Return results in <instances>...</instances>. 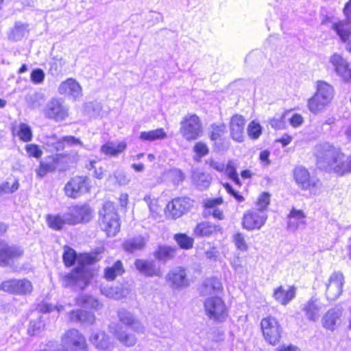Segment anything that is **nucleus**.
I'll return each mask as SVG.
<instances>
[{
    "mask_svg": "<svg viewBox=\"0 0 351 351\" xmlns=\"http://www.w3.org/2000/svg\"><path fill=\"white\" fill-rule=\"evenodd\" d=\"M62 258L66 267L73 265L76 261L80 263V265L73 269L71 272L62 277V285L65 287H71L75 290L84 289L88 283L84 272V265L90 263V256L86 254L78 256L73 249L66 247Z\"/></svg>",
    "mask_w": 351,
    "mask_h": 351,
    "instance_id": "nucleus-1",
    "label": "nucleus"
},
{
    "mask_svg": "<svg viewBox=\"0 0 351 351\" xmlns=\"http://www.w3.org/2000/svg\"><path fill=\"white\" fill-rule=\"evenodd\" d=\"M314 156L318 169L339 175L338 169L345 158V154L339 147L327 142L319 143L314 147Z\"/></svg>",
    "mask_w": 351,
    "mask_h": 351,
    "instance_id": "nucleus-2",
    "label": "nucleus"
},
{
    "mask_svg": "<svg viewBox=\"0 0 351 351\" xmlns=\"http://www.w3.org/2000/svg\"><path fill=\"white\" fill-rule=\"evenodd\" d=\"M334 92V88L330 84L322 80L317 81L316 93L308 101L309 110L314 114L320 112L331 102Z\"/></svg>",
    "mask_w": 351,
    "mask_h": 351,
    "instance_id": "nucleus-3",
    "label": "nucleus"
},
{
    "mask_svg": "<svg viewBox=\"0 0 351 351\" xmlns=\"http://www.w3.org/2000/svg\"><path fill=\"white\" fill-rule=\"evenodd\" d=\"M293 178L302 191H307L311 195H317L321 193V181L317 177L311 176L305 167H296L293 170Z\"/></svg>",
    "mask_w": 351,
    "mask_h": 351,
    "instance_id": "nucleus-4",
    "label": "nucleus"
},
{
    "mask_svg": "<svg viewBox=\"0 0 351 351\" xmlns=\"http://www.w3.org/2000/svg\"><path fill=\"white\" fill-rule=\"evenodd\" d=\"M99 219L101 228L108 237H114L119 231V220L112 202H106L104 204L102 209L99 211Z\"/></svg>",
    "mask_w": 351,
    "mask_h": 351,
    "instance_id": "nucleus-5",
    "label": "nucleus"
},
{
    "mask_svg": "<svg viewBox=\"0 0 351 351\" xmlns=\"http://www.w3.org/2000/svg\"><path fill=\"white\" fill-rule=\"evenodd\" d=\"M343 12L347 22L334 23L332 29L335 31L341 40L346 43V49L351 53V0L346 3Z\"/></svg>",
    "mask_w": 351,
    "mask_h": 351,
    "instance_id": "nucleus-6",
    "label": "nucleus"
},
{
    "mask_svg": "<svg viewBox=\"0 0 351 351\" xmlns=\"http://www.w3.org/2000/svg\"><path fill=\"white\" fill-rule=\"evenodd\" d=\"M69 107L61 99L52 98L45 106L43 113L45 117L56 122L64 121L69 114Z\"/></svg>",
    "mask_w": 351,
    "mask_h": 351,
    "instance_id": "nucleus-7",
    "label": "nucleus"
},
{
    "mask_svg": "<svg viewBox=\"0 0 351 351\" xmlns=\"http://www.w3.org/2000/svg\"><path fill=\"white\" fill-rule=\"evenodd\" d=\"M206 315L211 319L223 322L228 315V311L223 300L219 296L208 297L204 302Z\"/></svg>",
    "mask_w": 351,
    "mask_h": 351,
    "instance_id": "nucleus-8",
    "label": "nucleus"
},
{
    "mask_svg": "<svg viewBox=\"0 0 351 351\" xmlns=\"http://www.w3.org/2000/svg\"><path fill=\"white\" fill-rule=\"evenodd\" d=\"M180 125V133L186 141L195 140L202 133V123L196 114L185 116Z\"/></svg>",
    "mask_w": 351,
    "mask_h": 351,
    "instance_id": "nucleus-9",
    "label": "nucleus"
},
{
    "mask_svg": "<svg viewBox=\"0 0 351 351\" xmlns=\"http://www.w3.org/2000/svg\"><path fill=\"white\" fill-rule=\"evenodd\" d=\"M62 347L66 351H88V345L79 330H67L62 338Z\"/></svg>",
    "mask_w": 351,
    "mask_h": 351,
    "instance_id": "nucleus-10",
    "label": "nucleus"
},
{
    "mask_svg": "<svg viewBox=\"0 0 351 351\" xmlns=\"http://www.w3.org/2000/svg\"><path fill=\"white\" fill-rule=\"evenodd\" d=\"M193 203V201L187 197L174 198L167 205V214L173 219H178L191 210Z\"/></svg>",
    "mask_w": 351,
    "mask_h": 351,
    "instance_id": "nucleus-11",
    "label": "nucleus"
},
{
    "mask_svg": "<svg viewBox=\"0 0 351 351\" xmlns=\"http://www.w3.org/2000/svg\"><path fill=\"white\" fill-rule=\"evenodd\" d=\"M267 215L264 210L255 208L247 210L243 217V227L247 230H259L266 222Z\"/></svg>",
    "mask_w": 351,
    "mask_h": 351,
    "instance_id": "nucleus-12",
    "label": "nucleus"
},
{
    "mask_svg": "<svg viewBox=\"0 0 351 351\" xmlns=\"http://www.w3.org/2000/svg\"><path fill=\"white\" fill-rule=\"evenodd\" d=\"M88 178L86 176H75L72 178L65 185L64 192L66 196L77 198L89 190Z\"/></svg>",
    "mask_w": 351,
    "mask_h": 351,
    "instance_id": "nucleus-13",
    "label": "nucleus"
},
{
    "mask_svg": "<svg viewBox=\"0 0 351 351\" xmlns=\"http://www.w3.org/2000/svg\"><path fill=\"white\" fill-rule=\"evenodd\" d=\"M166 281L173 289H181L189 286L190 281L184 267H176L166 276Z\"/></svg>",
    "mask_w": 351,
    "mask_h": 351,
    "instance_id": "nucleus-14",
    "label": "nucleus"
},
{
    "mask_svg": "<svg viewBox=\"0 0 351 351\" xmlns=\"http://www.w3.org/2000/svg\"><path fill=\"white\" fill-rule=\"evenodd\" d=\"M344 278L341 273L335 272L326 284V295L329 300L337 299L342 293Z\"/></svg>",
    "mask_w": 351,
    "mask_h": 351,
    "instance_id": "nucleus-15",
    "label": "nucleus"
},
{
    "mask_svg": "<svg viewBox=\"0 0 351 351\" xmlns=\"http://www.w3.org/2000/svg\"><path fill=\"white\" fill-rule=\"evenodd\" d=\"M69 225L88 222L91 219V209L88 206H74L66 213Z\"/></svg>",
    "mask_w": 351,
    "mask_h": 351,
    "instance_id": "nucleus-16",
    "label": "nucleus"
},
{
    "mask_svg": "<svg viewBox=\"0 0 351 351\" xmlns=\"http://www.w3.org/2000/svg\"><path fill=\"white\" fill-rule=\"evenodd\" d=\"M23 254V250L20 247L8 245L0 242V267L10 265L14 259L21 257Z\"/></svg>",
    "mask_w": 351,
    "mask_h": 351,
    "instance_id": "nucleus-17",
    "label": "nucleus"
},
{
    "mask_svg": "<svg viewBox=\"0 0 351 351\" xmlns=\"http://www.w3.org/2000/svg\"><path fill=\"white\" fill-rule=\"evenodd\" d=\"M330 63L334 71L345 82L351 80V69L348 61L337 53H333L330 58Z\"/></svg>",
    "mask_w": 351,
    "mask_h": 351,
    "instance_id": "nucleus-18",
    "label": "nucleus"
},
{
    "mask_svg": "<svg viewBox=\"0 0 351 351\" xmlns=\"http://www.w3.org/2000/svg\"><path fill=\"white\" fill-rule=\"evenodd\" d=\"M60 95L68 96L73 100L79 99L82 96V87L73 78H68L60 83L58 88Z\"/></svg>",
    "mask_w": 351,
    "mask_h": 351,
    "instance_id": "nucleus-19",
    "label": "nucleus"
},
{
    "mask_svg": "<svg viewBox=\"0 0 351 351\" xmlns=\"http://www.w3.org/2000/svg\"><path fill=\"white\" fill-rule=\"evenodd\" d=\"M324 308V304L315 298H311L302 307L306 317L312 322H316L320 317L321 312Z\"/></svg>",
    "mask_w": 351,
    "mask_h": 351,
    "instance_id": "nucleus-20",
    "label": "nucleus"
},
{
    "mask_svg": "<svg viewBox=\"0 0 351 351\" xmlns=\"http://www.w3.org/2000/svg\"><path fill=\"white\" fill-rule=\"evenodd\" d=\"M136 269L147 277L160 276V266L154 260L137 259L134 263Z\"/></svg>",
    "mask_w": 351,
    "mask_h": 351,
    "instance_id": "nucleus-21",
    "label": "nucleus"
},
{
    "mask_svg": "<svg viewBox=\"0 0 351 351\" xmlns=\"http://www.w3.org/2000/svg\"><path fill=\"white\" fill-rule=\"evenodd\" d=\"M90 341L99 350H107L112 347L111 338L105 330H93L90 337Z\"/></svg>",
    "mask_w": 351,
    "mask_h": 351,
    "instance_id": "nucleus-22",
    "label": "nucleus"
},
{
    "mask_svg": "<svg viewBox=\"0 0 351 351\" xmlns=\"http://www.w3.org/2000/svg\"><path fill=\"white\" fill-rule=\"evenodd\" d=\"M342 308L336 306L328 310L322 317V324L326 329H334L338 327L341 323Z\"/></svg>",
    "mask_w": 351,
    "mask_h": 351,
    "instance_id": "nucleus-23",
    "label": "nucleus"
},
{
    "mask_svg": "<svg viewBox=\"0 0 351 351\" xmlns=\"http://www.w3.org/2000/svg\"><path fill=\"white\" fill-rule=\"evenodd\" d=\"M62 158L61 154H56L47 156L44 160L40 161L38 168L36 170L37 176L43 178L48 173L55 171Z\"/></svg>",
    "mask_w": 351,
    "mask_h": 351,
    "instance_id": "nucleus-24",
    "label": "nucleus"
},
{
    "mask_svg": "<svg viewBox=\"0 0 351 351\" xmlns=\"http://www.w3.org/2000/svg\"><path fill=\"white\" fill-rule=\"evenodd\" d=\"M245 119L243 116L235 114L230 120V136L232 138L237 142L243 141Z\"/></svg>",
    "mask_w": 351,
    "mask_h": 351,
    "instance_id": "nucleus-25",
    "label": "nucleus"
},
{
    "mask_svg": "<svg viewBox=\"0 0 351 351\" xmlns=\"http://www.w3.org/2000/svg\"><path fill=\"white\" fill-rule=\"evenodd\" d=\"M296 288L294 286H290L287 290L282 286H280L274 289L273 297L276 301L283 306L287 305L292 300L295 298Z\"/></svg>",
    "mask_w": 351,
    "mask_h": 351,
    "instance_id": "nucleus-26",
    "label": "nucleus"
},
{
    "mask_svg": "<svg viewBox=\"0 0 351 351\" xmlns=\"http://www.w3.org/2000/svg\"><path fill=\"white\" fill-rule=\"evenodd\" d=\"M222 291V285L219 280L216 278L206 279L202 284L200 292L204 296H218Z\"/></svg>",
    "mask_w": 351,
    "mask_h": 351,
    "instance_id": "nucleus-27",
    "label": "nucleus"
},
{
    "mask_svg": "<svg viewBox=\"0 0 351 351\" xmlns=\"http://www.w3.org/2000/svg\"><path fill=\"white\" fill-rule=\"evenodd\" d=\"M306 225V215L301 210L293 208L288 215L287 228L295 231Z\"/></svg>",
    "mask_w": 351,
    "mask_h": 351,
    "instance_id": "nucleus-28",
    "label": "nucleus"
},
{
    "mask_svg": "<svg viewBox=\"0 0 351 351\" xmlns=\"http://www.w3.org/2000/svg\"><path fill=\"white\" fill-rule=\"evenodd\" d=\"M117 316L119 322L125 327L138 328L141 327L138 319L130 311L121 308L118 311Z\"/></svg>",
    "mask_w": 351,
    "mask_h": 351,
    "instance_id": "nucleus-29",
    "label": "nucleus"
},
{
    "mask_svg": "<svg viewBox=\"0 0 351 351\" xmlns=\"http://www.w3.org/2000/svg\"><path fill=\"white\" fill-rule=\"evenodd\" d=\"M69 318L70 321L73 322L80 323L85 326L92 324L95 319L93 313L83 310H75L71 311L69 313Z\"/></svg>",
    "mask_w": 351,
    "mask_h": 351,
    "instance_id": "nucleus-30",
    "label": "nucleus"
},
{
    "mask_svg": "<svg viewBox=\"0 0 351 351\" xmlns=\"http://www.w3.org/2000/svg\"><path fill=\"white\" fill-rule=\"evenodd\" d=\"M126 149V143L123 141L119 143L108 142L101 147L100 151L109 157H116L123 152Z\"/></svg>",
    "mask_w": 351,
    "mask_h": 351,
    "instance_id": "nucleus-31",
    "label": "nucleus"
},
{
    "mask_svg": "<svg viewBox=\"0 0 351 351\" xmlns=\"http://www.w3.org/2000/svg\"><path fill=\"white\" fill-rule=\"evenodd\" d=\"M66 71V60L58 56L53 57L49 62V73L53 77H59Z\"/></svg>",
    "mask_w": 351,
    "mask_h": 351,
    "instance_id": "nucleus-32",
    "label": "nucleus"
},
{
    "mask_svg": "<svg viewBox=\"0 0 351 351\" xmlns=\"http://www.w3.org/2000/svg\"><path fill=\"white\" fill-rule=\"evenodd\" d=\"M12 131L14 136H17L23 142H29L32 140V129L25 123H20L18 126H12Z\"/></svg>",
    "mask_w": 351,
    "mask_h": 351,
    "instance_id": "nucleus-33",
    "label": "nucleus"
},
{
    "mask_svg": "<svg viewBox=\"0 0 351 351\" xmlns=\"http://www.w3.org/2000/svg\"><path fill=\"white\" fill-rule=\"evenodd\" d=\"M130 178L122 170H116L110 175L107 182L113 186H125L130 182Z\"/></svg>",
    "mask_w": 351,
    "mask_h": 351,
    "instance_id": "nucleus-34",
    "label": "nucleus"
},
{
    "mask_svg": "<svg viewBox=\"0 0 351 351\" xmlns=\"http://www.w3.org/2000/svg\"><path fill=\"white\" fill-rule=\"evenodd\" d=\"M145 240L141 236H137L127 239L123 244V248L128 252H134L137 250L143 249L145 245Z\"/></svg>",
    "mask_w": 351,
    "mask_h": 351,
    "instance_id": "nucleus-35",
    "label": "nucleus"
},
{
    "mask_svg": "<svg viewBox=\"0 0 351 351\" xmlns=\"http://www.w3.org/2000/svg\"><path fill=\"white\" fill-rule=\"evenodd\" d=\"M219 227L208 221L198 223L194 229V234L197 237H208L217 232Z\"/></svg>",
    "mask_w": 351,
    "mask_h": 351,
    "instance_id": "nucleus-36",
    "label": "nucleus"
},
{
    "mask_svg": "<svg viewBox=\"0 0 351 351\" xmlns=\"http://www.w3.org/2000/svg\"><path fill=\"white\" fill-rule=\"evenodd\" d=\"M114 335L125 346H133L136 343V337L131 330H114Z\"/></svg>",
    "mask_w": 351,
    "mask_h": 351,
    "instance_id": "nucleus-37",
    "label": "nucleus"
},
{
    "mask_svg": "<svg viewBox=\"0 0 351 351\" xmlns=\"http://www.w3.org/2000/svg\"><path fill=\"white\" fill-rule=\"evenodd\" d=\"M177 250L176 247L159 246L155 252V257L159 261L165 262L176 256Z\"/></svg>",
    "mask_w": 351,
    "mask_h": 351,
    "instance_id": "nucleus-38",
    "label": "nucleus"
},
{
    "mask_svg": "<svg viewBox=\"0 0 351 351\" xmlns=\"http://www.w3.org/2000/svg\"><path fill=\"white\" fill-rule=\"evenodd\" d=\"M67 214L64 213L62 215H48L47 223L49 226L56 230H61L65 224L69 225V221L66 219Z\"/></svg>",
    "mask_w": 351,
    "mask_h": 351,
    "instance_id": "nucleus-39",
    "label": "nucleus"
},
{
    "mask_svg": "<svg viewBox=\"0 0 351 351\" xmlns=\"http://www.w3.org/2000/svg\"><path fill=\"white\" fill-rule=\"evenodd\" d=\"M100 291L102 295L107 298H113L115 300H120L124 298L126 293L122 287H100Z\"/></svg>",
    "mask_w": 351,
    "mask_h": 351,
    "instance_id": "nucleus-40",
    "label": "nucleus"
},
{
    "mask_svg": "<svg viewBox=\"0 0 351 351\" xmlns=\"http://www.w3.org/2000/svg\"><path fill=\"white\" fill-rule=\"evenodd\" d=\"M167 137V133L162 128H158L148 132H142L140 134V139L145 141H154L164 139Z\"/></svg>",
    "mask_w": 351,
    "mask_h": 351,
    "instance_id": "nucleus-41",
    "label": "nucleus"
},
{
    "mask_svg": "<svg viewBox=\"0 0 351 351\" xmlns=\"http://www.w3.org/2000/svg\"><path fill=\"white\" fill-rule=\"evenodd\" d=\"M76 304L82 307L95 309H99L101 306V304L97 299L87 295H82L77 298Z\"/></svg>",
    "mask_w": 351,
    "mask_h": 351,
    "instance_id": "nucleus-42",
    "label": "nucleus"
},
{
    "mask_svg": "<svg viewBox=\"0 0 351 351\" xmlns=\"http://www.w3.org/2000/svg\"><path fill=\"white\" fill-rule=\"evenodd\" d=\"M124 272L123 264L121 261H117L114 264L105 269L104 277L108 280H113L117 276L121 275Z\"/></svg>",
    "mask_w": 351,
    "mask_h": 351,
    "instance_id": "nucleus-43",
    "label": "nucleus"
},
{
    "mask_svg": "<svg viewBox=\"0 0 351 351\" xmlns=\"http://www.w3.org/2000/svg\"><path fill=\"white\" fill-rule=\"evenodd\" d=\"M27 25L22 23L21 22H16L15 23L14 29L12 30L9 35L10 40L17 41L22 39L27 32Z\"/></svg>",
    "mask_w": 351,
    "mask_h": 351,
    "instance_id": "nucleus-44",
    "label": "nucleus"
},
{
    "mask_svg": "<svg viewBox=\"0 0 351 351\" xmlns=\"http://www.w3.org/2000/svg\"><path fill=\"white\" fill-rule=\"evenodd\" d=\"M144 201L147 204L150 216L154 219H156L159 216L160 208L158 204V199L152 197L150 195H147L144 197Z\"/></svg>",
    "mask_w": 351,
    "mask_h": 351,
    "instance_id": "nucleus-45",
    "label": "nucleus"
},
{
    "mask_svg": "<svg viewBox=\"0 0 351 351\" xmlns=\"http://www.w3.org/2000/svg\"><path fill=\"white\" fill-rule=\"evenodd\" d=\"M16 294L26 295L32 291V285L30 281L26 279H16Z\"/></svg>",
    "mask_w": 351,
    "mask_h": 351,
    "instance_id": "nucleus-46",
    "label": "nucleus"
},
{
    "mask_svg": "<svg viewBox=\"0 0 351 351\" xmlns=\"http://www.w3.org/2000/svg\"><path fill=\"white\" fill-rule=\"evenodd\" d=\"M46 144L53 151H61L63 150L65 147L64 137L58 138L56 135L49 137Z\"/></svg>",
    "mask_w": 351,
    "mask_h": 351,
    "instance_id": "nucleus-47",
    "label": "nucleus"
},
{
    "mask_svg": "<svg viewBox=\"0 0 351 351\" xmlns=\"http://www.w3.org/2000/svg\"><path fill=\"white\" fill-rule=\"evenodd\" d=\"M174 239L181 248L190 249L193 247L194 240L185 234H176Z\"/></svg>",
    "mask_w": 351,
    "mask_h": 351,
    "instance_id": "nucleus-48",
    "label": "nucleus"
},
{
    "mask_svg": "<svg viewBox=\"0 0 351 351\" xmlns=\"http://www.w3.org/2000/svg\"><path fill=\"white\" fill-rule=\"evenodd\" d=\"M194 182L200 189H205L210 184V177L204 173H195L193 176Z\"/></svg>",
    "mask_w": 351,
    "mask_h": 351,
    "instance_id": "nucleus-49",
    "label": "nucleus"
},
{
    "mask_svg": "<svg viewBox=\"0 0 351 351\" xmlns=\"http://www.w3.org/2000/svg\"><path fill=\"white\" fill-rule=\"evenodd\" d=\"M265 339L271 345L277 344L281 338L279 330H261Z\"/></svg>",
    "mask_w": 351,
    "mask_h": 351,
    "instance_id": "nucleus-50",
    "label": "nucleus"
},
{
    "mask_svg": "<svg viewBox=\"0 0 351 351\" xmlns=\"http://www.w3.org/2000/svg\"><path fill=\"white\" fill-rule=\"evenodd\" d=\"M247 132L251 138L257 139L262 133V128L258 122L252 121L247 126Z\"/></svg>",
    "mask_w": 351,
    "mask_h": 351,
    "instance_id": "nucleus-51",
    "label": "nucleus"
},
{
    "mask_svg": "<svg viewBox=\"0 0 351 351\" xmlns=\"http://www.w3.org/2000/svg\"><path fill=\"white\" fill-rule=\"evenodd\" d=\"M226 132V125L223 123L211 125L210 138L213 141L218 140Z\"/></svg>",
    "mask_w": 351,
    "mask_h": 351,
    "instance_id": "nucleus-52",
    "label": "nucleus"
},
{
    "mask_svg": "<svg viewBox=\"0 0 351 351\" xmlns=\"http://www.w3.org/2000/svg\"><path fill=\"white\" fill-rule=\"evenodd\" d=\"M19 183L18 180H14L12 183L9 181L3 182L0 185V195L12 193L18 190Z\"/></svg>",
    "mask_w": 351,
    "mask_h": 351,
    "instance_id": "nucleus-53",
    "label": "nucleus"
},
{
    "mask_svg": "<svg viewBox=\"0 0 351 351\" xmlns=\"http://www.w3.org/2000/svg\"><path fill=\"white\" fill-rule=\"evenodd\" d=\"M228 177L238 186H241V183L237 173L236 167L232 161H229L224 169Z\"/></svg>",
    "mask_w": 351,
    "mask_h": 351,
    "instance_id": "nucleus-54",
    "label": "nucleus"
},
{
    "mask_svg": "<svg viewBox=\"0 0 351 351\" xmlns=\"http://www.w3.org/2000/svg\"><path fill=\"white\" fill-rule=\"evenodd\" d=\"M233 242L237 249L241 252H245L248 249V245L243 234L237 232L233 237Z\"/></svg>",
    "mask_w": 351,
    "mask_h": 351,
    "instance_id": "nucleus-55",
    "label": "nucleus"
},
{
    "mask_svg": "<svg viewBox=\"0 0 351 351\" xmlns=\"http://www.w3.org/2000/svg\"><path fill=\"white\" fill-rule=\"evenodd\" d=\"M16 279H10L2 282L0 284V291L10 294H16Z\"/></svg>",
    "mask_w": 351,
    "mask_h": 351,
    "instance_id": "nucleus-56",
    "label": "nucleus"
},
{
    "mask_svg": "<svg viewBox=\"0 0 351 351\" xmlns=\"http://www.w3.org/2000/svg\"><path fill=\"white\" fill-rule=\"evenodd\" d=\"M45 74L41 69H34L30 74V80L34 84H41L45 80Z\"/></svg>",
    "mask_w": 351,
    "mask_h": 351,
    "instance_id": "nucleus-57",
    "label": "nucleus"
},
{
    "mask_svg": "<svg viewBox=\"0 0 351 351\" xmlns=\"http://www.w3.org/2000/svg\"><path fill=\"white\" fill-rule=\"evenodd\" d=\"M168 176L174 183V184H179L184 179V173L179 169H172L168 171Z\"/></svg>",
    "mask_w": 351,
    "mask_h": 351,
    "instance_id": "nucleus-58",
    "label": "nucleus"
},
{
    "mask_svg": "<svg viewBox=\"0 0 351 351\" xmlns=\"http://www.w3.org/2000/svg\"><path fill=\"white\" fill-rule=\"evenodd\" d=\"M270 202V195L267 193H263L258 199L256 206L258 210H264L265 212Z\"/></svg>",
    "mask_w": 351,
    "mask_h": 351,
    "instance_id": "nucleus-59",
    "label": "nucleus"
},
{
    "mask_svg": "<svg viewBox=\"0 0 351 351\" xmlns=\"http://www.w3.org/2000/svg\"><path fill=\"white\" fill-rule=\"evenodd\" d=\"M278 327V321L275 317L271 316H268L263 319L261 322V329H275Z\"/></svg>",
    "mask_w": 351,
    "mask_h": 351,
    "instance_id": "nucleus-60",
    "label": "nucleus"
},
{
    "mask_svg": "<svg viewBox=\"0 0 351 351\" xmlns=\"http://www.w3.org/2000/svg\"><path fill=\"white\" fill-rule=\"evenodd\" d=\"M25 150L29 156L36 158H40L43 155V151L40 149L38 145L35 144L26 145Z\"/></svg>",
    "mask_w": 351,
    "mask_h": 351,
    "instance_id": "nucleus-61",
    "label": "nucleus"
},
{
    "mask_svg": "<svg viewBox=\"0 0 351 351\" xmlns=\"http://www.w3.org/2000/svg\"><path fill=\"white\" fill-rule=\"evenodd\" d=\"M339 176H343L351 173V154L346 158L342 160L341 167L338 169Z\"/></svg>",
    "mask_w": 351,
    "mask_h": 351,
    "instance_id": "nucleus-62",
    "label": "nucleus"
},
{
    "mask_svg": "<svg viewBox=\"0 0 351 351\" xmlns=\"http://www.w3.org/2000/svg\"><path fill=\"white\" fill-rule=\"evenodd\" d=\"M285 114H277L273 117L269 123L271 126L276 130H281L285 125Z\"/></svg>",
    "mask_w": 351,
    "mask_h": 351,
    "instance_id": "nucleus-63",
    "label": "nucleus"
},
{
    "mask_svg": "<svg viewBox=\"0 0 351 351\" xmlns=\"http://www.w3.org/2000/svg\"><path fill=\"white\" fill-rule=\"evenodd\" d=\"M193 150L197 156L199 158L203 157L208 154L209 149L206 144L202 142L197 143L194 147Z\"/></svg>",
    "mask_w": 351,
    "mask_h": 351,
    "instance_id": "nucleus-64",
    "label": "nucleus"
}]
</instances>
